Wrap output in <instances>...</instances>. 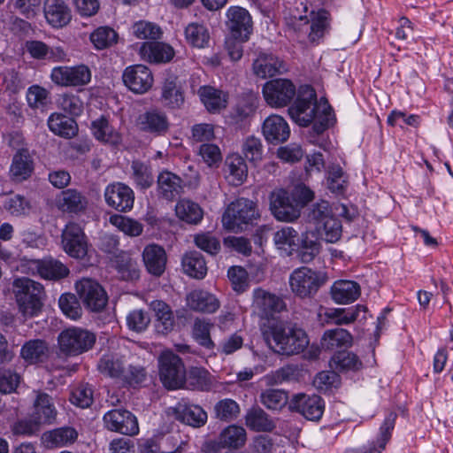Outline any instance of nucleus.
Here are the masks:
<instances>
[{
  "mask_svg": "<svg viewBox=\"0 0 453 453\" xmlns=\"http://www.w3.org/2000/svg\"><path fill=\"white\" fill-rule=\"evenodd\" d=\"M97 368L102 374L121 380L126 365L120 357L113 355H104L101 357Z\"/></svg>",
  "mask_w": 453,
  "mask_h": 453,
  "instance_id": "obj_52",
  "label": "nucleus"
},
{
  "mask_svg": "<svg viewBox=\"0 0 453 453\" xmlns=\"http://www.w3.org/2000/svg\"><path fill=\"white\" fill-rule=\"evenodd\" d=\"M138 126L144 132L155 135H165L169 130L170 122L165 112L150 110L140 115Z\"/></svg>",
  "mask_w": 453,
  "mask_h": 453,
  "instance_id": "obj_23",
  "label": "nucleus"
},
{
  "mask_svg": "<svg viewBox=\"0 0 453 453\" xmlns=\"http://www.w3.org/2000/svg\"><path fill=\"white\" fill-rule=\"evenodd\" d=\"M216 417L223 421L235 419L240 413L239 404L229 398L219 401L214 406Z\"/></svg>",
  "mask_w": 453,
  "mask_h": 453,
  "instance_id": "obj_61",
  "label": "nucleus"
},
{
  "mask_svg": "<svg viewBox=\"0 0 453 453\" xmlns=\"http://www.w3.org/2000/svg\"><path fill=\"white\" fill-rule=\"evenodd\" d=\"M312 15L311 24L310 26L309 38L311 42L319 40L325 34L326 29L329 25V12L324 9H320L317 13L311 12Z\"/></svg>",
  "mask_w": 453,
  "mask_h": 453,
  "instance_id": "obj_57",
  "label": "nucleus"
},
{
  "mask_svg": "<svg viewBox=\"0 0 453 453\" xmlns=\"http://www.w3.org/2000/svg\"><path fill=\"white\" fill-rule=\"evenodd\" d=\"M50 130L55 134L70 139L78 132L75 120L60 113H53L48 119Z\"/></svg>",
  "mask_w": 453,
  "mask_h": 453,
  "instance_id": "obj_44",
  "label": "nucleus"
},
{
  "mask_svg": "<svg viewBox=\"0 0 453 453\" xmlns=\"http://www.w3.org/2000/svg\"><path fill=\"white\" fill-rule=\"evenodd\" d=\"M213 324L204 319H196L192 326V337L202 347L211 350L215 347L211 338V329Z\"/></svg>",
  "mask_w": 453,
  "mask_h": 453,
  "instance_id": "obj_54",
  "label": "nucleus"
},
{
  "mask_svg": "<svg viewBox=\"0 0 453 453\" xmlns=\"http://www.w3.org/2000/svg\"><path fill=\"white\" fill-rule=\"evenodd\" d=\"M76 291L84 306L91 311H100L107 304L108 296L95 280L83 278L75 284Z\"/></svg>",
  "mask_w": 453,
  "mask_h": 453,
  "instance_id": "obj_10",
  "label": "nucleus"
},
{
  "mask_svg": "<svg viewBox=\"0 0 453 453\" xmlns=\"http://www.w3.org/2000/svg\"><path fill=\"white\" fill-rule=\"evenodd\" d=\"M88 204L87 197L75 188H68L57 198V207L63 212L80 214L86 211Z\"/></svg>",
  "mask_w": 453,
  "mask_h": 453,
  "instance_id": "obj_26",
  "label": "nucleus"
},
{
  "mask_svg": "<svg viewBox=\"0 0 453 453\" xmlns=\"http://www.w3.org/2000/svg\"><path fill=\"white\" fill-rule=\"evenodd\" d=\"M314 231H304L299 234L295 228H280L274 234V242L280 250L288 255L297 254L302 263H310L319 252V242L317 234L326 242L334 243L342 236V228H316Z\"/></svg>",
  "mask_w": 453,
  "mask_h": 453,
  "instance_id": "obj_1",
  "label": "nucleus"
},
{
  "mask_svg": "<svg viewBox=\"0 0 453 453\" xmlns=\"http://www.w3.org/2000/svg\"><path fill=\"white\" fill-rule=\"evenodd\" d=\"M187 42L196 48H205L210 42V34L207 27L200 23H190L185 29Z\"/></svg>",
  "mask_w": 453,
  "mask_h": 453,
  "instance_id": "obj_53",
  "label": "nucleus"
},
{
  "mask_svg": "<svg viewBox=\"0 0 453 453\" xmlns=\"http://www.w3.org/2000/svg\"><path fill=\"white\" fill-rule=\"evenodd\" d=\"M175 213L180 220L190 225L199 224L203 218V210L201 206L189 199L178 201Z\"/></svg>",
  "mask_w": 453,
  "mask_h": 453,
  "instance_id": "obj_45",
  "label": "nucleus"
},
{
  "mask_svg": "<svg viewBox=\"0 0 453 453\" xmlns=\"http://www.w3.org/2000/svg\"><path fill=\"white\" fill-rule=\"evenodd\" d=\"M58 305L62 312L71 319L75 320L81 318L82 310L75 295L70 293L61 295Z\"/></svg>",
  "mask_w": 453,
  "mask_h": 453,
  "instance_id": "obj_62",
  "label": "nucleus"
},
{
  "mask_svg": "<svg viewBox=\"0 0 453 453\" xmlns=\"http://www.w3.org/2000/svg\"><path fill=\"white\" fill-rule=\"evenodd\" d=\"M12 290L19 310L25 318H33L41 312L44 297L41 283L27 277L17 278L13 280Z\"/></svg>",
  "mask_w": 453,
  "mask_h": 453,
  "instance_id": "obj_3",
  "label": "nucleus"
},
{
  "mask_svg": "<svg viewBox=\"0 0 453 453\" xmlns=\"http://www.w3.org/2000/svg\"><path fill=\"white\" fill-rule=\"evenodd\" d=\"M147 271L154 276H161L166 266L167 257L163 247L157 244L147 245L142 252Z\"/></svg>",
  "mask_w": 453,
  "mask_h": 453,
  "instance_id": "obj_29",
  "label": "nucleus"
},
{
  "mask_svg": "<svg viewBox=\"0 0 453 453\" xmlns=\"http://www.w3.org/2000/svg\"><path fill=\"white\" fill-rule=\"evenodd\" d=\"M253 307L261 318L270 319L284 311L286 303L281 297L258 288L253 291Z\"/></svg>",
  "mask_w": 453,
  "mask_h": 453,
  "instance_id": "obj_19",
  "label": "nucleus"
},
{
  "mask_svg": "<svg viewBox=\"0 0 453 453\" xmlns=\"http://www.w3.org/2000/svg\"><path fill=\"white\" fill-rule=\"evenodd\" d=\"M360 294L361 288L359 284L353 280H337L330 288L333 301L339 304L353 303L359 297Z\"/></svg>",
  "mask_w": 453,
  "mask_h": 453,
  "instance_id": "obj_31",
  "label": "nucleus"
},
{
  "mask_svg": "<svg viewBox=\"0 0 453 453\" xmlns=\"http://www.w3.org/2000/svg\"><path fill=\"white\" fill-rule=\"evenodd\" d=\"M289 408L297 411L309 420H319L321 418L325 404L324 401L317 395L298 394L293 396Z\"/></svg>",
  "mask_w": 453,
  "mask_h": 453,
  "instance_id": "obj_16",
  "label": "nucleus"
},
{
  "mask_svg": "<svg viewBox=\"0 0 453 453\" xmlns=\"http://www.w3.org/2000/svg\"><path fill=\"white\" fill-rule=\"evenodd\" d=\"M187 305L195 311L213 313L219 308L218 299L209 292L193 290L186 297Z\"/></svg>",
  "mask_w": 453,
  "mask_h": 453,
  "instance_id": "obj_36",
  "label": "nucleus"
},
{
  "mask_svg": "<svg viewBox=\"0 0 453 453\" xmlns=\"http://www.w3.org/2000/svg\"><path fill=\"white\" fill-rule=\"evenodd\" d=\"M198 94L202 103L211 112L219 111L226 107V95L221 90L210 86H204L199 88Z\"/></svg>",
  "mask_w": 453,
  "mask_h": 453,
  "instance_id": "obj_49",
  "label": "nucleus"
},
{
  "mask_svg": "<svg viewBox=\"0 0 453 453\" xmlns=\"http://www.w3.org/2000/svg\"><path fill=\"white\" fill-rule=\"evenodd\" d=\"M174 411L177 419L194 427L203 426L207 420V413L202 407L184 401L178 403Z\"/></svg>",
  "mask_w": 453,
  "mask_h": 453,
  "instance_id": "obj_35",
  "label": "nucleus"
},
{
  "mask_svg": "<svg viewBox=\"0 0 453 453\" xmlns=\"http://www.w3.org/2000/svg\"><path fill=\"white\" fill-rule=\"evenodd\" d=\"M307 217L311 224L327 226L334 221L333 208L327 201L321 200L311 206Z\"/></svg>",
  "mask_w": 453,
  "mask_h": 453,
  "instance_id": "obj_50",
  "label": "nucleus"
},
{
  "mask_svg": "<svg viewBox=\"0 0 453 453\" xmlns=\"http://www.w3.org/2000/svg\"><path fill=\"white\" fill-rule=\"evenodd\" d=\"M253 73L261 79L282 74L288 71L287 64L277 56L260 51L252 64Z\"/></svg>",
  "mask_w": 453,
  "mask_h": 453,
  "instance_id": "obj_21",
  "label": "nucleus"
},
{
  "mask_svg": "<svg viewBox=\"0 0 453 453\" xmlns=\"http://www.w3.org/2000/svg\"><path fill=\"white\" fill-rule=\"evenodd\" d=\"M247 441L246 430L236 425L226 426L218 438L219 448L237 449L242 448Z\"/></svg>",
  "mask_w": 453,
  "mask_h": 453,
  "instance_id": "obj_38",
  "label": "nucleus"
},
{
  "mask_svg": "<svg viewBox=\"0 0 453 453\" xmlns=\"http://www.w3.org/2000/svg\"><path fill=\"white\" fill-rule=\"evenodd\" d=\"M62 244L65 251L73 257H83L87 253V242L82 228H64Z\"/></svg>",
  "mask_w": 453,
  "mask_h": 453,
  "instance_id": "obj_30",
  "label": "nucleus"
},
{
  "mask_svg": "<svg viewBox=\"0 0 453 453\" xmlns=\"http://www.w3.org/2000/svg\"><path fill=\"white\" fill-rule=\"evenodd\" d=\"M33 265L40 276L46 280H59L69 274V269L66 265L51 257L34 261Z\"/></svg>",
  "mask_w": 453,
  "mask_h": 453,
  "instance_id": "obj_39",
  "label": "nucleus"
},
{
  "mask_svg": "<svg viewBox=\"0 0 453 453\" xmlns=\"http://www.w3.org/2000/svg\"><path fill=\"white\" fill-rule=\"evenodd\" d=\"M327 188L336 196H343L349 186L348 175L340 165H332L327 171Z\"/></svg>",
  "mask_w": 453,
  "mask_h": 453,
  "instance_id": "obj_51",
  "label": "nucleus"
},
{
  "mask_svg": "<svg viewBox=\"0 0 453 453\" xmlns=\"http://www.w3.org/2000/svg\"><path fill=\"white\" fill-rule=\"evenodd\" d=\"M133 179L136 185L142 189H147L152 186L154 178L150 166L139 162L132 163Z\"/></svg>",
  "mask_w": 453,
  "mask_h": 453,
  "instance_id": "obj_60",
  "label": "nucleus"
},
{
  "mask_svg": "<svg viewBox=\"0 0 453 453\" xmlns=\"http://www.w3.org/2000/svg\"><path fill=\"white\" fill-rule=\"evenodd\" d=\"M260 218L257 205L253 201L241 197L230 203L222 215L223 226L253 225Z\"/></svg>",
  "mask_w": 453,
  "mask_h": 453,
  "instance_id": "obj_8",
  "label": "nucleus"
},
{
  "mask_svg": "<svg viewBox=\"0 0 453 453\" xmlns=\"http://www.w3.org/2000/svg\"><path fill=\"white\" fill-rule=\"evenodd\" d=\"M105 203L111 208L127 212L133 209L134 193L133 189L123 182H112L106 186L104 193Z\"/></svg>",
  "mask_w": 453,
  "mask_h": 453,
  "instance_id": "obj_14",
  "label": "nucleus"
},
{
  "mask_svg": "<svg viewBox=\"0 0 453 453\" xmlns=\"http://www.w3.org/2000/svg\"><path fill=\"white\" fill-rule=\"evenodd\" d=\"M263 134L269 143L278 144L286 142L290 135L287 121L280 115H270L263 123Z\"/></svg>",
  "mask_w": 453,
  "mask_h": 453,
  "instance_id": "obj_24",
  "label": "nucleus"
},
{
  "mask_svg": "<svg viewBox=\"0 0 453 453\" xmlns=\"http://www.w3.org/2000/svg\"><path fill=\"white\" fill-rule=\"evenodd\" d=\"M262 93L270 106L280 108L292 102L296 95V88L288 79H274L265 83Z\"/></svg>",
  "mask_w": 453,
  "mask_h": 453,
  "instance_id": "obj_9",
  "label": "nucleus"
},
{
  "mask_svg": "<svg viewBox=\"0 0 453 453\" xmlns=\"http://www.w3.org/2000/svg\"><path fill=\"white\" fill-rule=\"evenodd\" d=\"M124 84L135 94L147 92L153 85V74L144 65H134L127 67L122 74Z\"/></svg>",
  "mask_w": 453,
  "mask_h": 453,
  "instance_id": "obj_15",
  "label": "nucleus"
},
{
  "mask_svg": "<svg viewBox=\"0 0 453 453\" xmlns=\"http://www.w3.org/2000/svg\"><path fill=\"white\" fill-rule=\"evenodd\" d=\"M105 427L112 432L134 436L139 433L136 417L125 409H113L107 411L103 418Z\"/></svg>",
  "mask_w": 453,
  "mask_h": 453,
  "instance_id": "obj_12",
  "label": "nucleus"
},
{
  "mask_svg": "<svg viewBox=\"0 0 453 453\" xmlns=\"http://www.w3.org/2000/svg\"><path fill=\"white\" fill-rule=\"evenodd\" d=\"M58 411L52 397L44 392H39L33 404L31 417L40 426L51 425L56 421Z\"/></svg>",
  "mask_w": 453,
  "mask_h": 453,
  "instance_id": "obj_22",
  "label": "nucleus"
},
{
  "mask_svg": "<svg viewBox=\"0 0 453 453\" xmlns=\"http://www.w3.org/2000/svg\"><path fill=\"white\" fill-rule=\"evenodd\" d=\"M34 171V162L27 150H18L12 158L10 167V175L14 181H22L28 179Z\"/></svg>",
  "mask_w": 453,
  "mask_h": 453,
  "instance_id": "obj_34",
  "label": "nucleus"
},
{
  "mask_svg": "<svg viewBox=\"0 0 453 453\" xmlns=\"http://www.w3.org/2000/svg\"><path fill=\"white\" fill-rule=\"evenodd\" d=\"M159 379L168 389H177L185 382L186 371L181 358L171 350H165L158 357Z\"/></svg>",
  "mask_w": 453,
  "mask_h": 453,
  "instance_id": "obj_6",
  "label": "nucleus"
},
{
  "mask_svg": "<svg viewBox=\"0 0 453 453\" xmlns=\"http://www.w3.org/2000/svg\"><path fill=\"white\" fill-rule=\"evenodd\" d=\"M77 431L70 426H63L44 433L42 440L48 448L65 447L75 441Z\"/></svg>",
  "mask_w": 453,
  "mask_h": 453,
  "instance_id": "obj_43",
  "label": "nucleus"
},
{
  "mask_svg": "<svg viewBox=\"0 0 453 453\" xmlns=\"http://www.w3.org/2000/svg\"><path fill=\"white\" fill-rule=\"evenodd\" d=\"M27 101L33 109L43 110L50 104V92L38 85L31 86L27 92Z\"/></svg>",
  "mask_w": 453,
  "mask_h": 453,
  "instance_id": "obj_59",
  "label": "nucleus"
},
{
  "mask_svg": "<svg viewBox=\"0 0 453 453\" xmlns=\"http://www.w3.org/2000/svg\"><path fill=\"white\" fill-rule=\"evenodd\" d=\"M288 111L294 122L301 127H308L321 111L320 102L318 104L312 87H301L296 101Z\"/></svg>",
  "mask_w": 453,
  "mask_h": 453,
  "instance_id": "obj_4",
  "label": "nucleus"
},
{
  "mask_svg": "<svg viewBox=\"0 0 453 453\" xmlns=\"http://www.w3.org/2000/svg\"><path fill=\"white\" fill-rule=\"evenodd\" d=\"M270 210L273 216L282 222H293L300 216L297 205L294 204L288 190L285 188L274 189L270 194Z\"/></svg>",
  "mask_w": 453,
  "mask_h": 453,
  "instance_id": "obj_13",
  "label": "nucleus"
},
{
  "mask_svg": "<svg viewBox=\"0 0 453 453\" xmlns=\"http://www.w3.org/2000/svg\"><path fill=\"white\" fill-rule=\"evenodd\" d=\"M226 15L233 37L248 41L253 31V22L249 12L240 6H232L227 10Z\"/></svg>",
  "mask_w": 453,
  "mask_h": 453,
  "instance_id": "obj_17",
  "label": "nucleus"
},
{
  "mask_svg": "<svg viewBox=\"0 0 453 453\" xmlns=\"http://www.w3.org/2000/svg\"><path fill=\"white\" fill-rule=\"evenodd\" d=\"M158 196L167 201H173L183 191V180L177 174L169 172H161L157 180Z\"/></svg>",
  "mask_w": 453,
  "mask_h": 453,
  "instance_id": "obj_27",
  "label": "nucleus"
},
{
  "mask_svg": "<svg viewBox=\"0 0 453 453\" xmlns=\"http://www.w3.org/2000/svg\"><path fill=\"white\" fill-rule=\"evenodd\" d=\"M138 54L145 62L165 64L173 58L175 51L170 44L155 40L142 42L139 47Z\"/></svg>",
  "mask_w": 453,
  "mask_h": 453,
  "instance_id": "obj_20",
  "label": "nucleus"
},
{
  "mask_svg": "<svg viewBox=\"0 0 453 453\" xmlns=\"http://www.w3.org/2000/svg\"><path fill=\"white\" fill-rule=\"evenodd\" d=\"M50 79L61 87L84 86L90 82L91 72L85 65L56 66L51 70Z\"/></svg>",
  "mask_w": 453,
  "mask_h": 453,
  "instance_id": "obj_11",
  "label": "nucleus"
},
{
  "mask_svg": "<svg viewBox=\"0 0 453 453\" xmlns=\"http://www.w3.org/2000/svg\"><path fill=\"white\" fill-rule=\"evenodd\" d=\"M43 12L47 22L55 28L66 26L72 19L71 10L64 0H45Z\"/></svg>",
  "mask_w": 453,
  "mask_h": 453,
  "instance_id": "obj_25",
  "label": "nucleus"
},
{
  "mask_svg": "<svg viewBox=\"0 0 453 453\" xmlns=\"http://www.w3.org/2000/svg\"><path fill=\"white\" fill-rule=\"evenodd\" d=\"M160 100L168 109H180L185 103L184 86L175 74H168L161 87Z\"/></svg>",
  "mask_w": 453,
  "mask_h": 453,
  "instance_id": "obj_18",
  "label": "nucleus"
},
{
  "mask_svg": "<svg viewBox=\"0 0 453 453\" xmlns=\"http://www.w3.org/2000/svg\"><path fill=\"white\" fill-rule=\"evenodd\" d=\"M194 242L197 248L211 256L217 255L221 250L219 240L209 232L196 234Z\"/></svg>",
  "mask_w": 453,
  "mask_h": 453,
  "instance_id": "obj_63",
  "label": "nucleus"
},
{
  "mask_svg": "<svg viewBox=\"0 0 453 453\" xmlns=\"http://www.w3.org/2000/svg\"><path fill=\"white\" fill-rule=\"evenodd\" d=\"M90 128L94 137L100 142L116 145L121 141L119 134L104 115L93 120Z\"/></svg>",
  "mask_w": 453,
  "mask_h": 453,
  "instance_id": "obj_42",
  "label": "nucleus"
},
{
  "mask_svg": "<svg viewBox=\"0 0 453 453\" xmlns=\"http://www.w3.org/2000/svg\"><path fill=\"white\" fill-rule=\"evenodd\" d=\"M225 177L233 186L242 185L248 176V166L239 154H231L225 160Z\"/></svg>",
  "mask_w": 453,
  "mask_h": 453,
  "instance_id": "obj_32",
  "label": "nucleus"
},
{
  "mask_svg": "<svg viewBox=\"0 0 453 453\" xmlns=\"http://www.w3.org/2000/svg\"><path fill=\"white\" fill-rule=\"evenodd\" d=\"M331 369L339 372L358 371L363 364L359 357L353 352L342 350L334 354L329 362Z\"/></svg>",
  "mask_w": 453,
  "mask_h": 453,
  "instance_id": "obj_47",
  "label": "nucleus"
},
{
  "mask_svg": "<svg viewBox=\"0 0 453 453\" xmlns=\"http://www.w3.org/2000/svg\"><path fill=\"white\" fill-rule=\"evenodd\" d=\"M288 394L280 389L268 388L260 394V402L270 410H280L288 403Z\"/></svg>",
  "mask_w": 453,
  "mask_h": 453,
  "instance_id": "obj_58",
  "label": "nucleus"
},
{
  "mask_svg": "<svg viewBox=\"0 0 453 453\" xmlns=\"http://www.w3.org/2000/svg\"><path fill=\"white\" fill-rule=\"evenodd\" d=\"M90 41L97 50H104L117 42L118 34L110 27H100L90 35Z\"/></svg>",
  "mask_w": 453,
  "mask_h": 453,
  "instance_id": "obj_56",
  "label": "nucleus"
},
{
  "mask_svg": "<svg viewBox=\"0 0 453 453\" xmlns=\"http://www.w3.org/2000/svg\"><path fill=\"white\" fill-rule=\"evenodd\" d=\"M246 426L257 432H271L275 427L273 420L260 407H252L245 416Z\"/></svg>",
  "mask_w": 453,
  "mask_h": 453,
  "instance_id": "obj_46",
  "label": "nucleus"
},
{
  "mask_svg": "<svg viewBox=\"0 0 453 453\" xmlns=\"http://www.w3.org/2000/svg\"><path fill=\"white\" fill-rule=\"evenodd\" d=\"M96 335L81 327H69L62 331L58 337L60 351L70 357L87 352L94 346Z\"/></svg>",
  "mask_w": 453,
  "mask_h": 453,
  "instance_id": "obj_5",
  "label": "nucleus"
},
{
  "mask_svg": "<svg viewBox=\"0 0 453 453\" xmlns=\"http://www.w3.org/2000/svg\"><path fill=\"white\" fill-rule=\"evenodd\" d=\"M326 280V277L322 273L302 266L291 273L289 286L296 296L306 298L313 296Z\"/></svg>",
  "mask_w": 453,
  "mask_h": 453,
  "instance_id": "obj_7",
  "label": "nucleus"
},
{
  "mask_svg": "<svg viewBox=\"0 0 453 453\" xmlns=\"http://www.w3.org/2000/svg\"><path fill=\"white\" fill-rule=\"evenodd\" d=\"M352 343V335L343 328L328 329L321 338V347L326 350L349 347Z\"/></svg>",
  "mask_w": 453,
  "mask_h": 453,
  "instance_id": "obj_48",
  "label": "nucleus"
},
{
  "mask_svg": "<svg viewBox=\"0 0 453 453\" xmlns=\"http://www.w3.org/2000/svg\"><path fill=\"white\" fill-rule=\"evenodd\" d=\"M110 262L114 267L120 278L124 280H135L140 277V270L136 261H134L127 252L119 251L110 257Z\"/></svg>",
  "mask_w": 453,
  "mask_h": 453,
  "instance_id": "obj_33",
  "label": "nucleus"
},
{
  "mask_svg": "<svg viewBox=\"0 0 453 453\" xmlns=\"http://www.w3.org/2000/svg\"><path fill=\"white\" fill-rule=\"evenodd\" d=\"M70 402L81 408H88L93 403V390L88 384L75 387L70 395Z\"/></svg>",
  "mask_w": 453,
  "mask_h": 453,
  "instance_id": "obj_64",
  "label": "nucleus"
},
{
  "mask_svg": "<svg viewBox=\"0 0 453 453\" xmlns=\"http://www.w3.org/2000/svg\"><path fill=\"white\" fill-rule=\"evenodd\" d=\"M366 311L363 305H357L348 309L343 308H326L323 314H319L322 320L326 325H349L357 319L359 312Z\"/></svg>",
  "mask_w": 453,
  "mask_h": 453,
  "instance_id": "obj_28",
  "label": "nucleus"
},
{
  "mask_svg": "<svg viewBox=\"0 0 453 453\" xmlns=\"http://www.w3.org/2000/svg\"><path fill=\"white\" fill-rule=\"evenodd\" d=\"M132 33L137 39L147 42L159 40L163 35L159 26L145 20L135 22L132 27Z\"/></svg>",
  "mask_w": 453,
  "mask_h": 453,
  "instance_id": "obj_55",
  "label": "nucleus"
},
{
  "mask_svg": "<svg viewBox=\"0 0 453 453\" xmlns=\"http://www.w3.org/2000/svg\"><path fill=\"white\" fill-rule=\"evenodd\" d=\"M263 337L274 352L292 356L303 352L309 345L306 332L296 324L273 322L263 329Z\"/></svg>",
  "mask_w": 453,
  "mask_h": 453,
  "instance_id": "obj_2",
  "label": "nucleus"
},
{
  "mask_svg": "<svg viewBox=\"0 0 453 453\" xmlns=\"http://www.w3.org/2000/svg\"><path fill=\"white\" fill-rule=\"evenodd\" d=\"M184 273L195 279H203L207 274V265L203 256L196 250L186 252L181 260Z\"/></svg>",
  "mask_w": 453,
  "mask_h": 453,
  "instance_id": "obj_40",
  "label": "nucleus"
},
{
  "mask_svg": "<svg viewBox=\"0 0 453 453\" xmlns=\"http://www.w3.org/2000/svg\"><path fill=\"white\" fill-rule=\"evenodd\" d=\"M49 347L45 341L41 339L29 340L24 343L20 349V357L28 364L42 363L48 357Z\"/></svg>",
  "mask_w": 453,
  "mask_h": 453,
  "instance_id": "obj_41",
  "label": "nucleus"
},
{
  "mask_svg": "<svg viewBox=\"0 0 453 453\" xmlns=\"http://www.w3.org/2000/svg\"><path fill=\"white\" fill-rule=\"evenodd\" d=\"M150 307L155 312V327L157 333L167 334L173 331L175 319L171 307L161 300L152 301Z\"/></svg>",
  "mask_w": 453,
  "mask_h": 453,
  "instance_id": "obj_37",
  "label": "nucleus"
}]
</instances>
